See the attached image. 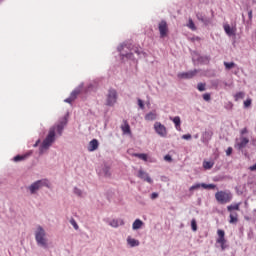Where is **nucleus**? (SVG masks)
I'll return each instance as SVG.
<instances>
[{
	"label": "nucleus",
	"mask_w": 256,
	"mask_h": 256,
	"mask_svg": "<svg viewBox=\"0 0 256 256\" xmlns=\"http://www.w3.org/2000/svg\"><path fill=\"white\" fill-rule=\"evenodd\" d=\"M97 149H99V141L97 139H93L89 142L88 151L93 152L97 151Z\"/></svg>",
	"instance_id": "ddd939ff"
},
{
	"label": "nucleus",
	"mask_w": 256,
	"mask_h": 256,
	"mask_svg": "<svg viewBox=\"0 0 256 256\" xmlns=\"http://www.w3.org/2000/svg\"><path fill=\"white\" fill-rule=\"evenodd\" d=\"M253 103V100L251 98H248L246 101H244V108L247 109L249 106Z\"/></svg>",
	"instance_id": "7c9ffc66"
},
{
	"label": "nucleus",
	"mask_w": 256,
	"mask_h": 256,
	"mask_svg": "<svg viewBox=\"0 0 256 256\" xmlns=\"http://www.w3.org/2000/svg\"><path fill=\"white\" fill-rule=\"evenodd\" d=\"M196 189H201V184H195L190 187V191H195Z\"/></svg>",
	"instance_id": "f704fd0d"
},
{
	"label": "nucleus",
	"mask_w": 256,
	"mask_h": 256,
	"mask_svg": "<svg viewBox=\"0 0 256 256\" xmlns=\"http://www.w3.org/2000/svg\"><path fill=\"white\" fill-rule=\"evenodd\" d=\"M164 160L171 162V161H173V158H171V155H166V156L164 157Z\"/></svg>",
	"instance_id": "ea45409f"
},
{
	"label": "nucleus",
	"mask_w": 256,
	"mask_h": 256,
	"mask_svg": "<svg viewBox=\"0 0 256 256\" xmlns=\"http://www.w3.org/2000/svg\"><path fill=\"white\" fill-rule=\"evenodd\" d=\"M26 157L27 155H17L13 158V161H15L16 163H18V161H25Z\"/></svg>",
	"instance_id": "393cba45"
},
{
	"label": "nucleus",
	"mask_w": 256,
	"mask_h": 256,
	"mask_svg": "<svg viewBox=\"0 0 256 256\" xmlns=\"http://www.w3.org/2000/svg\"><path fill=\"white\" fill-rule=\"evenodd\" d=\"M206 84L205 83H198L197 89L198 91H205Z\"/></svg>",
	"instance_id": "2f4dec72"
},
{
	"label": "nucleus",
	"mask_w": 256,
	"mask_h": 256,
	"mask_svg": "<svg viewBox=\"0 0 256 256\" xmlns=\"http://www.w3.org/2000/svg\"><path fill=\"white\" fill-rule=\"evenodd\" d=\"M224 67L227 71H229L236 67V64L234 62H224Z\"/></svg>",
	"instance_id": "4be33fe9"
},
{
	"label": "nucleus",
	"mask_w": 256,
	"mask_h": 256,
	"mask_svg": "<svg viewBox=\"0 0 256 256\" xmlns=\"http://www.w3.org/2000/svg\"><path fill=\"white\" fill-rule=\"evenodd\" d=\"M74 193H75V195H78V197H81L83 192H81V189H79V188H74Z\"/></svg>",
	"instance_id": "c9c22d12"
},
{
	"label": "nucleus",
	"mask_w": 256,
	"mask_h": 256,
	"mask_svg": "<svg viewBox=\"0 0 256 256\" xmlns=\"http://www.w3.org/2000/svg\"><path fill=\"white\" fill-rule=\"evenodd\" d=\"M65 103H73V101H75L71 96L67 99L64 100Z\"/></svg>",
	"instance_id": "58836bf2"
},
{
	"label": "nucleus",
	"mask_w": 256,
	"mask_h": 256,
	"mask_svg": "<svg viewBox=\"0 0 256 256\" xmlns=\"http://www.w3.org/2000/svg\"><path fill=\"white\" fill-rule=\"evenodd\" d=\"M201 187H203V189H215V184H205V183H202L201 184Z\"/></svg>",
	"instance_id": "cd10ccee"
},
{
	"label": "nucleus",
	"mask_w": 256,
	"mask_h": 256,
	"mask_svg": "<svg viewBox=\"0 0 256 256\" xmlns=\"http://www.w3.org/2000/svg\"><path fill=\"white\" fill-rule=\"evenodd\" d=\"M81 93V90H74L71 94L70 97L75 101L77 99V96Z\"/></svg>",
	"instance_id": "bb28decb"
},
{
	"label": "nucleus",
	"mask_w": 256,
	"mask_h": 256,
	"mask_svg": "<svg viewBox=\"0 0 256 256\" xmlns=\"http://www.w3.org/2000/svg\"><path fill=\"white\" fill-rule=\"evenodd\" d=\"M182 139H186V140L191 139V134H184V135L182 136Z\"/></svg>",
	"instance_id": "79ce46f5"
},
{
	"label": "nucleus",
	"mask_w": 256,
	"mask_h": 256,
	"mask_svg": "<svg viewBox=\"0 0 256 256\" xmlns=\"http://www.w3.org/2000/svg\"><path fill=\"white\" fill-rule=\"evenodd\" d=\"M65 125H67V119L64 118L58 124L52 126L49 129L46 138L43 140L39 148L41 155H43L45 151L49 150V147L55 143V133H57V135H63V129H65Z\"/></svg>",
	"instance_id": "f257e3e1"
},
{
	"label": "nucleus",
	"mask_w": 256,
	"mask_h": 256,
	"mask_svg": "<svg viewBox=\"0 0 256 256\" xmlns=\"http://www.w3.org/2000/svg\"><path fill=\"white\" fill-rule=\"evenodd\" d=\"M124 224L125 222H123V220H116V219L109 222V226L114 228H117L119 227V225H124Z\"/></svg>",
	"instance_id": "6ab92c4d"
},
{
	"label": "nucleus",
	"mask_w": 256,
	"mask_h": 256,
	"mask_svg": "<svg viewBox=\"0 0 256 256\" xmlns=\"http://www.w3.org/2000/svg\"><path fill=\"white\" fill-rule=\"evenodd\" d=\"M203 99L204 101H211V94L209 93L203 94Z\"/></svg>",
	"instance_id": "72a5a7b5"
},
{
	"label": "nucleus",
	"mask_w": 256,
	"mask_h": 256,
	"mask_svg": "<svg viewBox=\"0 0 256 256\" xmlns=\"http://www.w3.org/2000/svg\"><path fill=\"white\" fill-rule=\"evenodd\" d=\"M227 211L230 213L229 217V223L234 224L239 221V215L235 211H241V202L233 203L227 206Z\"/></svg>",
	"instance_id": "7ed1b4c3"
},
{
	"label": "nucleus",
	"mask_w": 256,
	"mask_h": 256,
	"mask_svg": "<svg viewBox=\"0 0 256 256\" xmlns=\"http://www.w3.org/2000/svg\"><path fill=\"white\" fill-rule=\"evenodd\" d=\"M41 187H49V180L42 179L34 182L32 185L29 186V191L32 195H35Z\"/></svg>",
	"instance_id": "39448f33"
},
{
	"label": "nucleus",
	"mask_w": 256,
	"mask_h": 256,
	"mask_svg": "<svg viewBox=\"0 0 256 256\" xmlns=\"http://www.w3.org/2000/svg\"><path fill=\"white\" fill-rule=\"evenodd\" d=\"M191 228H192V231H197V220L195 219H192L191 220Z\"/></svg>",
	"instance_id": "c756f323"
},
{
	"label": "nucleus",
	"mask_w": 256,
	"mask_h": 256,
	"mask_svg": "<svg viewBox=\"0 0 256 256\" xmlns=\"http://www.w3.org/2000/svg\"><path fill=\"white\" fill-rule=\"evenodd\" d=\"M187 27L191 29L192 31H197V26H195V22H193V19L189 18Z\"/></svg>",
	"instance_id": "412c9836"
},
{
	"label": "nucleus",
	"mask_w": 256,
	"mask_h": 256,
	"mask_svg": "<svg viewBox=\"0 0 256 256\" xmlns=\"http://www.w3.org/2000/svg\"><path fill=\"white\" fill-rule=\"evenodd\" d=\"M35 239L38 245H41L42 247H47V238H45V230L43 229V227H37Z\"/></svg>",
	"instance_id": "20e7f679"
},
{
	"label": "nucleus",
	"mask_w": 256,
	"mask_h": 256,
	"mask_svg": "<svg viewBox=\"0 0 256 256\" xmlns=\"http://www.w3.org/2000/svg\"><path fill=\"white\" fill-rule=\"evenodd\" d=\"M138 177L139 179H143L147 183H153V180L151 179V177H149V174H147V172L143 170H139Z\"/></svg>",
	"instance_id": "f8f14e48"
},
{
	"label": "nucleus",
	"mask_w": 256,
	"mask_h": 256,
	"mask_svg": "<svg viewBox=\"0 0 256 256\" xmlns=\"http://www.w3.org/2000/svg\"><path fill=\"white\" fill-rule=\"evenodd\" d=\"M121 130L124 135H131V126H129V122H127V120H124V125L121 126Z\"/></svg>",
	"instance_id": "2eb2a0df"
},
{
	"label": "nucleus",
	"mask_w": 256,
	"mask_h": 256,
	"mask_svg": "<svg viewBox=\"0 0 256 256\" xmlns=\"http://www.w3.org/2000/svg\"><path fill=\"white\" fill-rule=\"evenodd\" d=\"M215 199L220 205H227L233 201V194L231 191H218L215 193Z\"/></svg>",
	"instance_id": "f03ea898"
},
{
	"label": "nucleus",
	"mask_w": 256,
	"mask_h": 256,
	"mask_svg": "<svg viewBox=\"0 0 256 256\" xmlns=\"http://www.w3.org/2000/svg\"><path fill=\"white\" fill-rule=\"evenodd\" d=\"M103 173H104L105 177H111V168H109L108 166H105L103 168Z\"/></svg>",
	"instance_id": "a878e982"
},
{
	"label": "nucleus",
	"mask_w": 256,
	"mask_h": 256,
	"mask_svg": "<svg viewBox=\"0 0 256 256\" xmlns=\"http://www.w3.org/2000/svg\"><path fill=\"white\" fill-rule=\"evenodd\" d=\"M205 135H209L211 137L213 135V132H205Z\"/></svg>",
	"instance_id": "09e8293b"
},
{
	"label": "nucleus",
	"mask_w": 256,
	"mask_h": 256,
	"mask_svg": "<svg viewBox=\"0 0 256 256\" xmlns=\"http://www.w3.org/2000/svg\"><path fill=\"white\" fill-rule=\"evenodd\" d=\"M213 165H215V163H213L212 161L203 162L204 169H213Z\"/></svg>",
	"instance_id": "5701e85b"
},
{
	"label": "nucleus",
	"mask_w": 256,
	"mask_h": 256,
	"mask_svg": "<svg viewBox=\"0 0 256 256\" xmlns=\"http://www.w3.org/2000/svg\"><path fill=\"white\" fill-rule=\"evenodd\" d=\"M141 227H143V221H141L140 219H136L132 224V229H134V231H137V229H141Z\"/></svg>",
	"instance_id": "f3484780"
},
{
	"label": "nucleus",
	"mask_w": 256,
	"mask_h": 256,
	"mask_svg": "<svg viewBox=\"0 0 256 256\" xmlns=\"http://www.w3.org/2000/svg\"><path fill=\"white\" fill-rule=\"evenodd\" d=\"M124 57H130V54H122Z\"/></svg>",
	"instance_id": "8fccbe9b"
},
{
	"label": "nucleus",
	"mask_w": 256,
	"mask_h": 256,
	"mask_svg": "<svg viewBox=\"0 0 256 256\" xmlns=\"http://www.w3.org/2000/svg\"><path fill=\"white\" fill-rule=\"evenodd\" d=\"M127 243L130 245V247H139V240H136L135 238H131L130 236L127 238Z\"/></svg>",
	"instance_id": "dca6fc26"
},
{
	"label": "nucleus",
	"mask_w": 256,
	"mask_h": 256,
	"mask_svg": "<svg viewBox=\"0 0 256 256\" xmlns=\"http://www.w3.org/2000/svg\"><path fill=\"white\" fill-rule=\"evenodd\" d=\"M155 119H157V113L155 112H149L148 114L145 115L146 121H155Z\"/></svg>",
	"instance_id": "aec40b11"
},
{
	"label": "nucleus",
	"mask_w": 256,
	"mask_h": 256,
	"mask_svg": "<svg viewBox=\"0 0 256 256\" xmlns=\"http://www.w3.org/2000/svg\"><path fill=\"white\" fill-rule=\"evenodd\" d=\"M138 105H139L140 109H145V104L143 103V100L138 99Z\"/></svg>",
	"instance_id": "4c0bfd02"
},
{
	"label": "nucleus",
	"mask_w": 256,
	"mask_h": 256,
	"mask_svg": "<svg viewBox=\"0 0 256 256\" xmlns=\"http://www.w3.org/2000/svg\"><path fill=\"white\" fill-rule=\"evenodd\" d=\"M154 129L160 137H167V127L161 124V122H155Z\"/></svg>",
	"instance_id": "1a4fd4ad"
},
{
	"label": "nucleus",
	"mask_w": 256,
	"mask_h": 256,
	"mask_svg": "<svg viewBox=\"0 0 256 256\" xmlns=\"http://www.w3.org/2000/svg\"><path fill=\"white\" fill-rule=\"evenodd\" d=\"M217 235H218V238L216 240V243L220 245L222 251H225V249H227V246L225 245V243H227V240L225 239V231L219 229L217 231Z\"/></svg>",
	"instance_id": "6e6552de"
},
{
	"label": "nucleus",
	"mask_w": 256,
	"mask_h": 256,
	"mask_svg": "<svg viewBox=\"0 0 256 256\" xmlns=\"http://www.w3.org/2000/svg\"><path fill=\"white\" fill-rule=\"evenodd\" d=\"M170 120L173 121V123L175 125V129L177 131H181V117H179V116H175L174 118L170 117Z\"/></svg>",
	"instance_id": "4468645a"
},
{
	"label": "nucleus",
	"mask_w": 256,
	"mask_h": 256,
	"mask_svg": "<svg viewBox=\"0 0 256 256\" xmlns=\"http://www.w3.org/2000/svg\"><path fill=\"white\" fill-rule=\"evenodd\" d=\"M157 197H159V194L157 192H153L151 194V199H157Z\"/></svg>",
	"instance_id": "a19ab883"
},
{
	"label": "nucleus",
	"mask_w": 256,
	"mask_h": 256,
	"mask_svg": "<svg viewBox=\"0 0 256 256\" xmlns=\"http://www.w3.org/2000/svg\"><path fill=\"white\" fill-rule=\"evenodd\" d=\"M245 98V92H238L234 95V100L239 101L240 99Z\"/></svg>",
	"instance_id": "b1692460"
},
{
	"label": "nucleus",
	"mask_w": 256,
	"mask_h": 256,
	"mask_svg": "<svg viewBox=\"0 0 256 256\" xmlns=\"http://www.w3.org/2000/svg\"><path fill=\"white\" fill-rule=\"evenodd\" d=\"M197 17H198L199 21H202V23H205V18H203V17H201L199 15H197Z\"/></svg>",
	"instance_id": "a18cd8bd"
},
{
	"label": "nucleus",
	"mask_w": 256,
	"mask_h": 256,
	"mask_svg": "<svg viewBox=\"0 0 256 256\" xmlns=\"http://www.w3.org/2000/svg\"><path fill=\"white\" fill-rule=\"evenodd\" d=\"M232 153H233V148L232 147H228L227 150H226L227 157L231 156Z\"/></svg>",
	"instance_id": "e433bc0d"
},
{
	"label": "nucleus",
	"mask_w": 256,
	"mask_h": 256,
	"mask_svg": "<svg viewBox=\"0 0 256 256\" xmlns=\"http://www.w3.org/2000/svg\"><path fill=\"white\" fill-rule=\"evenodd\" d=\"M134 157H138V159H142V161H147V154H134Z\"/></svg>",
	"instance_id": "c85d7f7f"
},
{
	"label": "nucleus",
	"mask_w": 256,
	"mask_h": 256,
	"mask_svg": "<svg viewBox=\"0 0 256 256\" xmlns=\"http://www.w3.org/2000/svg\"><path fill=\"white\" fill-rule=\"evenodd\" d=\"M224 31L227 33L230 37L232 35H235V28H231L229 24L224 25Z\"/></svg>",
	"instance_id": "a211bd4d"
},
{
	"label": "nucleus",
	"mask_w": 256,
	"mask_h": 256,
	"mask_svg": "<svg viewBox=\"0 0 256 256\" xmlns=\"http://www.w3.org/2000/svg\"><path fill=\"white\" fill-rule=\"evenodd\" d=\"M158 31L160 33V38L165 39L169 35V25L167 24V21L162 20L158 24Z\"/></svg>",
	"instance_id": "0eeeda50"
},
{
	"label": "nucleus",
	"mask_w": 256,
	"mask_h": 256,
	"mask_svg": "<svg viewBox=\"0 0 256 256\" xmlns=\"http://www.w3.org/2000/svg\"><path fill=\"white\" fill-rule=\"evenodd\" d=\"M40 143H41V140H37L36 143L33 145V147H39Z\"/></svg>",
	"instance_id": "49530a36"
},
{
	"label": "nucleus",
	"mask_w": 256,
	"mask_h": 256,
	"mask_svg": "<svg viewBox=\"0 0 256 256\" xmlns=\"http://www.w3.org/2000/svg\"><path fill=\"white\" fill-rule=\"evenodd\" d=\"M249 144V138L245 137V136H241L236 144H235V147L239 150L241 149H245V147H247V145Z\"/></svg>",
	"instance_id": "9b49d317"
},
{
	"label": "nucleus",
	"mask_w": 256,
	"mask_h": 256,
	"mask_svg": "<svg viewBox=\"0 0 256 256\" xmlns=\"http://www.w3.org/2000/svg\"><path fill=\"white\" fill-rule=\"evenodd\" d=\"M197 73H199V70L194 69V70H190L188 72H182L178 74V78L179 79H193V77H195V75H197Z\"/></svg>",
	"instance_id": "9d476101"
},
{
	"label": "nucleus",
	"mask_w": 256,
	"mask_h": 256,
	"mask_svg": "<svg viewBox=\"0 0 256 256\" xmlns=\"http://www.w3.org/2000/svg\"><path fill=\"white\" fill-rule=\"evenodd\" d=\"M248 17H249V19H251V17H253V12H252V11H250V12L248 13Z\"/></svg>",
	"instance_id": "de8ad7c7"
},
{
	"label": "nucleus",
	"mask_w": 256,
	"mask_h": 256,
	"mask_svg": "<svg viewBox=\"0 0 256 256\" xmlns=\"http://www.w3.org/2000/svg\"><path fill=\"white\" fill-rule=\"evenodd\" d=\"M70 223H71V225L74 227V229H79V225L77 224V221H75V219H71L70 220Z\"/></svg>",
	"instance_id": "473e14b6"
},
{
	"label": "nucleus",
	"mask_w": 256,
	"mask_h": 256,
	"mask_svg": "<svg viewBox=\"0 0 256 256\" xmlns=\"http://www.w3.org/2000/svg\"><path fill=\"white\" fill-rule=\"evenodd\" d=\"M241 135H245L246 133H249V130H247V128H243L241 131H240Z\"/></svg>",
	"instance_id": "37998d69"
},
{
	"label": "nucleus",
	"mask_w": 256,
	"mask_h": 256,
	"mask_svg": "<svg viewBox=\"0 0 256 256\" xmlns=\"http://www.w3.org/2000/svg\"><path fill=\"white\" fill-rule=\"evenodd\" d=\"M250 171H256V163L249 167Z\"/></svg>",
	"instance_id": "c03bdc74"
},
{
	"label": "nucleus",
	"mask_w": 256,
	"mask_h": 256,
	"mask_svg": "<svg viewBox=\"0 0 256 256\" xmlns=\"http://www.w3.org/2000/svg\"><path fill=\"white\" fill-rule=\"evenodd\" d=\"M135 53H137V55H139V53H140L139 49L135 50Z\"/></svg>",
	"instance_id": "3c124183"
},
{
	"label": "nucleus",
	"mask_w": 256,
	"mask_h": 256,
	"mask_svg": "<svg viewBox=\"0 0 256 256\" xmlns=\"http://www.w3.org/2000/svg\"><path fill=\"white\" fill-rule=\"evenodd\" d=\"M118 95L117 90L110 88L106 95V105L108 107H113L117 103Z\"/></svg>",
	"instance_id": "423d86ee"
}]
</instances>
